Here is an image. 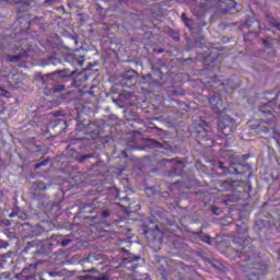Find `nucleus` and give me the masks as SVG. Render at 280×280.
<instances>
[{"label": "nucleus", "mask_w": 280, "mask_h": 280, "mask_svg": "<svg viewBox=\"0 0 280 280\" xmlns=\"http://www.w3.org/2000/svg\"><path fill=\"white\" fill-rule=\"evenodd\" d=\"M16 60H21V56H13L10 58L11 62H16Z\"/></svg>", "instance_id": "obj_7"}, {"label": "nucleus", "mask_w": 280, "mask_h": 280, "mask_svg": "<svg viewBox=\"0 0 280 280\" xmlns=\"http://www.w3.org/2000/svg\"><path fill=\"white\" fill-rule=\"evenodd\" d=\"M219 165H224V163H222V162H219Z\"/></svg>", "instance_id": "obj_16"}, {"label": "nucleus", "mask_w": 280, "mask_h": 280, "mask_svg": "<svg viewBox=\"0 0 280 280\" xmlns=\"http://www.w3.org/2000/svg\"><path fill=\"white\" fill-rule=\"evenodd\" d=\"M278 30H280V26H278Z\"/></svg>", "instance_id": "obj_18"}, {"label": "nucleus", "mask_w": 280, "mask_h": 280, "mask_svg": "<svg viewBox=\"0 0 280 280\" xmlns=\"http://www.w3.org/2000/svg\"><path fill=\"white\" fill-rule=\"evenodd\" d=\"M249 280H259V276L257 275H252Z\"/></svg>", "instance_id": "obj_13"}, {"label": "nucleus", "mask_w": 280, "mask_h": 280, "mask_svg": "<svg viewBox=\"0 0 280 280\" xmlns=\"http://www.w3.org/2000/svg\"><path fill=\"white\" fill-rule=\"evenodd\" d=\"M160 54H163V50H160Z\"/></svg>", "instance_id": "obj_17"}, {"label": "nucleus", "mask_w": 280, "mask_h": 280, "mask_svg": "<svg viewBox=\"0 0 280 280\" xmlns=\"http://www.w3.org/2000/svg\"><path fill=\"white\" fill-rule=\"evenodd\" d=\"M209 104L214 113L221 115L219 117V130H221L224 137H231V135H233V129L235 128V120L224 114V110H226V103L222 101L220 96H211L209 98Z\"/></svg>", "instance_id": "obj_1"}, {"label": "nucleus", "mask_w": 280, "mask_h": 280, "mask_svg": "<svg viewBox=\"0 0 280 280\" xmlns=\"http://www.w3.org/2000/svg\"><path fill=\"white\" fill-rule=\"evenodd\" d=\"M20 218L21 220H27V214L21 215L19 214V212H12L11 214H9V218Z\"/></svg>", "instance_id": "obj_4"}, {"label": "nucleus", "mask_w": 280, "mask_h": 280, "mask_svg": "<svg viewBox=\"0 0 280 280\" xmlns=\"http://www.w3.org/2000/svg\"><path fill=\"white\" fill-rule=\"evenodd\" d=\"M0 95H4V97H9L8 92L3 91V89H0Z\"/></svg>", "instance_id": "obj_12"}, {"label": "nucleus", "mask_w": 280, "mask_h": 280, "mask_svg": "<svg viewBox=\"0 0 280 280\" xmlns=\"http://www.w3.org/2000/svg\"><path fill=\"white\" fill-rule=\"evenodd\" d=\"M47 163H49V161L40 162L39 164L35 165V168L38 170V167H43V166L47 165Z\"/></svg>", "instance_id": "obj_6"}, {"label": "nucleus", "mask_w": 280, "mask_h": 280, "mask_svg": "<svg viewBox=\"0 0 280 280\" xmlns=\"http://www.w3.org/2000/svg\"><path fill=\"white\" fill-rule=\"evenodd\" d=\"M173 163H175L176 165H183V162H178V161H173Z\"/></svg>", "instance_id": "obj_15"}, {"label": "nucleus", "mask_w": 280, "mask_h": 280, "mask_svg": "<svg viewBox=\"0 0 280 280\" xmlns=\"http://www.w3.org/2000/svg\"><path fill=\"white\" fill-rule=\"evenodd\" d=\"M151 144L153 145V148H159L161 147V143L156 142V141H151Z\"/></svg>", "instance_id": "obj_11"}, {"label": "nucleus", "mask_w": 280, "mask_h": 280, "mask_svg": "<svg viewBox=\"0 0 280 280\" xmlns=\"http://www.w3.org/2000/svg\"><path fill=\"white\" fill-rule=\"evenodd\" d=\"M75 65H78L79 67H84V57L80 56L79 58L75 59Z\"/></svg>", "instance_id": "obj_5"}, {"label": "nucleus", "mask_w": 280, "mask_h": 280, "mask_svg": "<svg viewBox=\"0 0 280 280\" xmlns=\"http://www.w3.org/2000/svg\"><path fill=\"white\" fill-rule=\"evenodd\" d=\"M213 213H215V210H213Z\"/></svg>", "instance_id": "obj_19"}, {"label": "nucleus", "mask_w": 280, "mask_h": 280, "mask_svg": "<svg viewBox=\"0 0 280 280\" xmlns=\"http://www.w3.org/2000/svg\"><path fill=\"white\" fill-rule=\"evenodd\" d=\"M69 244H71V241L66 240V241H62L61 246H69Z\"/></svg>", "instance_id": "obj_10"}, {"label": "nucleus", "mask_w": 280, "mask_h": 280, "mask_svg": "<svg viewBox=\"0 0 280 280\" xmlns=\"http://www.w3.org/2000/svg\"><path fill=\"white\" fill-rule=\"evenodd\" d=\"M202 242H205L206 244H211V237L205 236V237L202 238Z\"/></svg>", "instance_id": "obj_8"}, {"label": "nucleus", "mask_w": 280, "mask_h": 280, "mask_svg": "<svg viewBox=\"0 0 280 280\" xmlns=\"http://www.w3.org/2000/svg\"><path fill=\"white\" fill-rule=\"evenodd\" d=\"M196 132H211V125L205 122V120H199L198 125H195Z\"/></svg>", "instance_id": "obj_2"}, {"label": "nucleus", "mask_w": 280, "mask_h": 280, "mask_svg": "<svg viewBox=\"0 0 280 280\" xmlns=\"http://www.w3.org/2000/svg\"><path fill=\"white\" fill-rule=\"evenodd\" d=\"M55 91H65V85H60L59 88H57Z\"/></svg>", "instance_id": "obj_14"}, {"label": "nucleus", "mask_w": 280, "mask_h": 280, "mask_svg": "<svg viewBox=\"0 0 280 280\" xmlns=\"http://www.w3.org/2000/svg\"><path fill=\"white\" fill-rule=\"evenodd\" d=\"M110 215V213L107 211V210H104L103 212H102V217L103 218H108Z\"/></svg>", "instance_id": "obj_9"}, {"label": "nucleus", "mask_w": 280, "mask_h": 280, "mask_svg": "<svg viewBox=\"0 0 280 280\" xmlns=\"http://www.w3.org/2000/svg\"><path fill=\"white\" fill-rule=\"evenodd\" d=\"M182 20L187 27L191 28V20L187 19V15L185 13L182 14Z\"/></svg>", "instance_id": "obj_3"}]
</instances>
